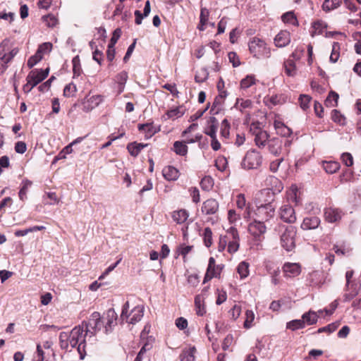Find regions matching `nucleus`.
<instances>
[{"instance_id": "29", "label": "nucleus", "mask_w": 361, "mask_h": 361, "mask_svg": "<svg viewBox=\"0 0 361 361\" xmlns=\"http://www.w3.org/2000/svg\"><path fill=\"white\" fill-rule=\"evenodd\" d=\"M285 73L288 76L293 77L296 74V67L293 60L288 59L283 63Z\"/></svg>"}, {"instance_id": "31", "label": "nucleus", "mask_w": 361, "mask_h": 361, "mask_svg": "<svg viewBox=\"0 0 361 361\" xmlns=\"http://www.w3.org/2000/svg\"><path fill=\"white\" fill-rule=\"evenodd\" d=\"M102 102V97L101 95H92L87 98L86 104L88 109H92Z\"/></svg>"}, {"instance_id": "60", "label": "nucleus", "mask_w": 361, "mask_h": 361, "mask_svg": "<svg viewBox=\"0 0 361 361\" xmlns=\"http://www.w3.org/2000/svg\"><path fill=\"white\" fill-rule=\"evenodd\" d=\"M331 118L334 122L343 124L345 121V118L336 109L332 111Z\"/></svg>"}, {"instance_id": "48", "label": "nucleus", "mask_w": 361, "mask_h": 361, "mask_svg": "<svg viewBox=\"0 0 361 361\" xmlns=\"http://www.w3.org/2000/svg\"><path fill=\"white\" fill-rule=\"evenodd\" d=\"M339 325V322L331 323L326 326L319 328L318 329V333L327 332L328 334H331L337 329Z\"/></svg>"}, {"instance_id": "41", "label": "nucleus", "mask_w": 361, "mask_h": 361, "mask_svg": "<svg viewBox=\"0 0 361 361\" xmlns=\"http://www.w3.org/2000/svg\"><path fill=\"white\" fill-rule=\"evenodd\" d=\"M252 106V102L250 99H237L235 106L240 111L249 109Z\"/></svg>"}, {"instance_id": "11", "label": "nucleus", "mask_w": 361, "mask_h": 361, "mask_svg": "<svg viewBox=\"0 0 361 361\" xmlns=\"http://www.w3.org/2000/svg\"><path fill=\"white\" fill-rule=\"evenodd\" d=\"M280 218L286 223L292 224L296 220L294 209L289 204H283L279 209Z\"/></svg>"}, {"instance_id": "39", "label": "nucleus", "mask_w": 361, "mask_h": 361, "mask_svg": "<svg viewBox=\"0 0 361 361\" xmlns=\"http://www.w3.org/2000/svg\"><path fill=\"white\" fill-rule=\"evenodd\" d=\"M282 20L293 25H298L297 18L293 11H288L281 16Z\"/></svg>"}, {"instance_id": "57", "label": "nucleus", "mask_w": 361, "mask_h": 361, "mask_svg": "<svg viewBox=\"0 0 361 361\" xmlns=\"http://www.w3.org/2000/svg\"><path fill=\"white\" fill-rule=\"evenodd\" d=\"M42 56H41L39 53L36 52L34 56H32L27 61V65L31 68L35 65H36L39 61H40L42 59Z\"/></svg>"}, {"instance_id": "16", "label": "nucleus", "mask_w": 361, "mask_h": 361, "mask_svg": "<svg viewBox=\"0 0 361 361\" xmlns=\"http://www.w3.org/2000/svg\"><path fill=\"white\" fill-rule=\"evenodd\" d=\"M283 271L286 277H295L300 274L301 268L298 263L286 262L283 266Z\"/></svg>"}, {"instance_id": "44", "label": "nucleus", "mask_w": 361, "mask_h": 361, "mask_svg": "<svg viewBox=\"0 0 361 361\" xmlns=\"http://www.w3.org/2000/svg\"><path fill=\"white\" fill-rule=\"evenodd\" d=\"M195 350V348H191L188 350L183 351L180 355V360L181 361H194L195 360V356H194V352Z\"/></svg>"}, {"instance_id": "36", "label": "nucleus", "mask_w": 361, "mask_h": 361, "mask_svg": "<svg viewBox=\"0 0 361 361\" xmlns=\"http://www.w3.org/2000/svg\"><path fill=\"white\" fill-rule=\"evenodd\" d=\"M341 2V0H325L322 4V8L325 11H330L338 8Z\"/></svg>"}, {"instance_id": "17", "label": "nucleus", "mask_w": 361, "mask_h": 361, "mask_svg": "<svg viewBox=\"0 0 361 361\" xmlns=\"http://www.w3.org/2000/svg\"><path fill=\"white\" fill-rule=\"evenodd\" d=\"M219 209V203L214 199H209L203 202L202 212L206 215L214 214Z\"/></svg>"}, {"instance_id": "8", "label": "nucleus", "mask_w": 361, "mask_h": 361, "mask_svg": "<svg viewBox=\"0 0 361 361\" xmlns=\"http://www.w3.org/2000/svg\"><path fill=\"white\" fill-rule=\"evenodd\" d=\"M228 237V252L231 254L235 253L239 248V235L236 228L233 226L230 227L225 234Z\"/></svg>"}, {"instance_id": "55", "label": "nucleus", "mask_w": 361, "mask_h": 361, "mask_svg": "<svg viewBox=\"0 0 361 361\" xmlns=\"http://www.w3.org/2000/svg\"><path fill=\"white\" fill-rule=\"evenodd\" d=\"M121 35V29L120 28L116 29L113 32L112 37L110 39L108 47H110V48L114 47L117 41L120 38Z\"/></svg>"}, {"instance_id": "50", "label": "nucleus", "mask_w": 361, "mask_h": 361, "mask_svg": "<svg viewBox=\"0 0 361 361\" xmlns=\"http://www.w3.org/2000/svg\"><path fill=\"white\" fill-rule=\"evenodd\" d=\"M310 101L311 97L306 94L300 95L299 97L300 106L303 110L309 109Z\"/></svg>"}, {"instance_id": "42", "label": "nucleus", "mask_w": 361, "mask_h": 361, "mask_svg": "<svg viewBox=\"0 0 361 361\" xmlns=\"http://www.w3.org/2000/svg\"><path fill=\"white\" fill-rule=\"evenodd\" d=\"M255 81L256 80L254 75H247L240 81V87L244 90L247 89L254 85Z\"/></svg>"}, {"instance_id": "3", "label": "nucleus", "mask_w": 361, "mask_h": 361, "mask_svg": "<svg viewBox=\"0 0 361 361\" xmlns=\"http://www.w3.org/2000/svg\"><path fill=\"white\" fill-rule=\"evenodd\" d=\"M144 315V307L137 305L129 312V302L127 301L122 307L121 319L127 323L135 324L141 320Z\"/></svg>"}, {"instance_id": "58", "label": "nucleus", "mask_w": 361, "mask_h": 361, "mask_svg": "<svg viewBox=\"0 0 361 361\" xmlns=\"http://www.w3.org/2000/svg\"><path fill=\"white\" fill-rule=\"evenodd\" d=\"M230 125L227 119L223 120L221 124V136L226 138L229 135Z\"/></svg>"}, {"instance_id": "20", "label": "nucleus", "mask_w": 361, "mask_h": 361, "mask_svg": "<svg viewBox=\"0 0 361 361\" xmlns=\"http://www.w3.org/2000/svg\"><path fill=\"white\" fill-rule=\"evenodd\" d=\"M324 216L327 221L334 223L341 219L342 212L338 209L330 207L325 209Z\"/></svg>"}, {"instance_id": "7", "label": "nucleus", "mask_w": 361, "mask_h": 361, "mask_svg": "<svg viewBox=\"0 0 361 361\" xmlns=\"http://www.w3.org/2000/svg\"><path fill=\"white\" fill-rule=\"evenodd\" d=\"M275 207L271 202L260 204L255 211L257 219L262 222L269 220L274 216Z\"/></svg>"}, {"instance_id": "33", "label": "nucleus", "mask_w": 361, "mask_h": 361, "mask_svg": "<svg viewBox=\"0 0 361 361\" xmlns=\"http://www.w3.org/2000/svg\"><path fill=\"white\" fill-rule=\"evenodd\" d=\"M184 113H185L184 108L183 106H178L175 109L169 110L166 112V116H167L168 118L174 120L176 118L181 117L184 114Z\"/></svg>"}, {"instance_id": "63", "label": "nucleus", "mask_w": 361, "mask_h": 361, "mask_svg": "<svg viewBox=\"0 0 361 361\" xmlns=\"http://www.w3.org/2000/svg\"><path fill=\"white\" fill-rule=\"evenodd\" d=\"M189 192L192 198V201L195 203L199 202L200 200L199 190L195 187H192V188H190Z\"/></svg>"}, {"instance_id": "1", "label": "nucleus", "mask_w": 361, "mask_h": 361, "mask_svg": "<svg viewBox=\"0 0 361 361\" xmlns=\"http://www.w3.org/2000/svg\"><path fill=\"white\" fill-rule=\"evenodd\" d=\"M85 330L80 325L74 327L70 332H61L59 334V343L61 349L71 351L77 348V351L81 360L85 355Z\"/></svg>"}, {"instance_id": "28", "label": "nucleus", "mask_w": 361, "mask_h": 361, "mask_svg": "<svg viewBox=\"0 0 361 361\" xmlns=\"http://www.w3.org/2000/svg\"><path fill=\"white\" fill-rule=\"evenodd\" d=\"M32 181L25 179L21 183V188L18 192V196L20 200L25 201L27 199V192L29 188L31 187Z\"/></svg>"}, {"instance_id": "24", "label": "nucleus", "mask_w": 361, "mask_h": 361, "mask_svg": "<svg viewBox=\"0 0 361 361\" xmlns=\"http://www.w3.org/2000/svg\"><path fill=\"white\" fill-rule=\"evenodd\" d=\"M128 78V73L126 71H123L118 73L116 76V82L118 85V94L123 92L125 89V85Z\"/></svg>"}, {"instance_id": "53", "label": "nucleus", "mask_w": 361, "mask_h": 361, "mask_svg": "<svg viewBox=\"0 0 361 361\" xmlns=\"http://www.w3.org/2000/svg\"><path fill=\"white\" fill-rule=\"evenodd\" d=\"M52 49V44L50 42H44L39 45L37 52L43 56L44 54L51 51Z\"/></svg>"}, {"instance_id": "21", "label": "nucleus", "mask_w": 361, "mask_h": 361, "mask_svg": "<svg viewBox=\"0 0 361 361\" xmlns=\"http://www.w3.org/2000/svg\"><path fill=\"white\" fill-rule=\"evenodd\" d=\"M320 223V219L317 216L305 217L301 224V228L303 230L315 229L318 228Z\"/></svg>"}, {"instance_id": "59", "label": "nucleus", "mask_w": 361, "mask_h": 361, "mask_svg": "<svg viewBox=\"0 0 361 361\" xmlns=\"http://www.w3.org/2000/svg\"><path fill=\"white\" fill-rule=\"evenodd\" d=\"M76 91V87L73 84L66 85L63 89V95L70 97L74 94Z\"/></svg>"}, {"instance_id": "5", "label": "nucleus", "mask_w": 361, "mask_h": 361, "mask_svg": "<svg viewBox=\"0 0 361 361\" xmlns=\"http://www.w3.org/2000/svg\"><path fill=\"white\" fill-rule=\"evenodd\" d=\"M296 235V228L293 226H288L285 228L283 233L281 235V246L287 251H291L295 246V237Z\"/></svg>"}, {"instance_id": "30", "label": "nucleus", "mask_w": 361, "mask_h": 361, "mask_svg": "<svg viewBox=\"0 0 361 361\" xmlns=\"http://www.w3.org/2000/svg\"><path fill=\"white\" fill-rule=\"evenodd\" d=\"M173 151L176 154L185 156L188 153V146L183 141H176L173 143Z\"/></svg>"}, {"instance_id": "13", "label": "nucleus", "mask_w": 361, "mask_h": 361, "mask_svg": "<svg viewBox=\"0 0 361 361\" xmlns=\"http://www.w3.org/2000/svg\"><path fill=\"white\" fill-rule=\"evenodd\" d=\"M49 73V68L44 70L35 68L31 71L27 75L29 76V79L32 80V82H35L37 86L48 76Z\"/></svg>"}, {"instance_id": "37", "label": "nucleus", "mask_w": 361, "mask_h": 361, "mask_svg": "<svg viewBox=\"0 0 361 361\" xmlns=\"http://www.w3.org/2000/svg\"><path fill=\"white\" fill-rule=\"evenodd\" d=\"M286 328L291 331L303 329L305 328L304 320L302 319L292 320L286 324Z\"/></svg>"}, {"instance_id": "47", "label": "nucleus", "mask_w": 361, "mask_h": 361, "mask_svg": "<svg viewBox=\"0 0 361 361\" xmlns=\"http://www.w3.org/2000/svg\"><path fill=\"white\" fill-rule=\"evenodd\" d=\"M275 127L278 129L279 133L284 137L290 136L292 134V130L289 128L279 122L275 123Z\"/></svg>"}, {"instance_id": "49", "label": "nucleus", "mask_w": 361, "mask_h": 361, "mask_svg": "<svg viewBox=\"0 0 361 361\" xmlns=\"http://www.w3.org/2000/svg\"><path fill=\"white\" fill-rule=\"evenodd\" d=\"M213 185L214 181L210 176L204 177L200 182V186L204 190H209Z\"/></svg>"}, {"instance_id": "14", "label": "nucleus", "mask_w": 361, "mask_h": 361, "mask_svg": "<svg viewBox=\"0 0 361 361\" xmlns=\"http://www.w3.org/2000/svg\"><path fill=\"white\" fill-rule=\"evenodd\" d=\"M307 281L312 286H320L325 282L324 274L322 271H313L309 274Z\"/></svg>"}, {"instance_id": "40", "label": "nucleus", "mask_w": 361, "mask_h": 361, "mask_svg": "<svg viewBox=\"0 0 361 361\" xmlns=\"http://www.w3.org/2000/svg\"><path fill=\"white\" fill-rule=\"evenodd\" d=\"M326 27V24L322 21L318 20L312 24V28L314 31L312 32V35L322 34L323 30Z\"/></svg>"}, {"instance_id": "45", "label": "nucleus", "mask_w": 361, "mask_h": 361, "mask_svg": "<svg viewBox=\"0 0 361 361\" xmlns=\"http://www.w3.org/2000/svg\"><path fill=\"white\" fill-rule=\"evenodd\" d=\"M204 243L206 247H209L212 244V232L209 228H205L203 231Z\"/></svg>"}, {"instance_id": "46", "label": "nucleus", "mask_w": 361, "mask_h": 361, "mask_svg": "<svg viewBox=\"0 0 361 361\" xmlns=\"http://www.w3.org/2000/svg\"><path fill=\"white\" fill-rule=\"evenodd\" d=\"M340 44L338 42H334L332 45V51L330 56V61L336 63L339 58Z\"/></svg>"}, {"instance_id": "61", "label": "nucleus", "mask_w": 361, "mask_h": 361, "mask_svg": "<svg viewBox=\"0 0 361 361\" xmlns=\"http://www.w3.org/2000/svg\"><path fill=\"white\" fill-rule=\"evenodd\" d=\"M43 18H44V21L46 23V24L49 27H54L58 23L57 19L56 18V17L54 15L49 14V15L44 16Z\"/></svg>"}, {"instance_id": "25", "label": "nucleus", "mask_w": 361, "mask_h": 361, "mask_svg": "<svg viewBox=\"0 0 361 361\" xmlns=\"http://www.w3.org/2000/svg\"><path fill=\"white\" fill-rule=\"evenodd\" d=\"M340 164L334 161H322V167L324 170L329 174L336 173L340 169Z\"/></svg>"}, {"instance_id": "52", "label": "nucleus", "mask_w": 361, "mask_h": 361, "mask_svg": "<svg viewBox=\"0 0 361 361\" xmlns=\"http://www.w3.org/2000/svg\"><path fill=\"white\" fill-rule=\"evenodd\" d=\"M192 246L182 244L177 247L176 253L178 255H182L183 258H185L186 255L192 250Z\"/></svg>"}, {"instance_id": "19", "label": "nucleus", "mask_w": 361, "mask_h": 361, "mask_svg": "<svg viewBox=\"0 0 361 361\" xmlns=\"http://www.w3.org/2000/svg\"><path fill=\"white\" fill-rule=\"evenodd\" d=\"M218 125L219 122L215 117H209L207 121V126L204 128V133L209 135L210 137H216Z\"/></svg>"}, {"instance_id": "4", "label": "nucleus", "mask_w": 361, "mask_h": 361, "mask_svg": "<svg viewBox=\"0 0 361 361\" xmlns=\"http://www.w3.org/2000/svg\"><path fill=\"white\" fill-rule=\"evenodd\" d=\"M250 52L257 59L269 58L271 50L266 42L259 38L253 37L248 43Z\"/></svg>"}, {"instance_id": "12", "label": "nucleus", "mask_w": 361, "mask_h": 361, "mask_svg": "<svg viewBox=\"0 0 361 361\" xmlns=\"http://www.w3.org/2000/svg\"><path fill=\"white\" fill-rule=\"evenodd\" d=\"M266 230L267 228L264 223L257 219H255L248 226V231L256 239L259 238L262 235H264Z\"/></svg>"}, {"instance_id": "2", "label": "nucleus", "mask_w": 361, "mask_h": 361, "mask_svg": "<svg viewBox=\"0 0 361 361\" xmlns=\"http://www.w3.org/2000/svg\"><path fill=\"white\" fill-rule=\"evenodd\" d=\"M80 326L85 330V335L91 338L96 336L104 328V321L99 312H94L88 320L83 322Z\"/></svg>"}, {"instance_id": "62", "label": "nucleus", "mask_w": 361, "mask_h": 361, "mask_svg": "<svg viewBox=\"0 0 361 361\" xmlns=\"http://www.w3.org/2000/svg\"><path fill=\"white\" fill-rule=\"evenodd\" d=\"M228 219L231 224H235L240 219V214L235 210L230 209L228 212Z\"/></svg>"}, {"instance_id": "27", "label": "nucleus", "mask_w": 361, "mask_h": 361, "mask_svg": "<svg viewBox=\"0 0 361 361\" xmlns=\"http://www.w3.org/2000/svg\"><path fill=\"white\" fill-rule=\"evenodd\" d=\"M147 146V144L131 142L128 145L127 149L131 156L137 157L140 152V151Z\"/></svg>"}, {"instance_id": "34", "label": "nucleus", "mask_w": 361, "mask_h": 361, "mask_svg": "<svg viewBox=\"0 0 361 361\" xmlns=\"http://www.w3.org/2000/svg\"><path fill=\"white\" fill-rule=\"evenodd\" d=\"M138 130L145 132V137L147 138L151 137L156 133V130L152 123L140 124Z\"/></svg>"}, {"instance_id": "15", "label": "nucleus", "mask_w": 361, "mask_h": 361, "mask_svg": "<svg viewBox=\"0 0 361 361\" xmlns=\"http://www.w3.org/2000/svg\"><path fill=\"white\" fill-rule=\"evenodd\" d=\"M267 145L269 152L275 156H279L283 153V142L279 138L269 140Z\"/></svg>"}, {"instance_id": "38", "label": "nucleus", "mask_w": 361, "mask_h": 361, "mask_svg": "<svg viewBox=\"0 0 361 361\" xmlns=\"http://www.w3.org/2000/svg\"><path fill=\"white\" fill-rule=\"evenodd\" d=\"M223 99H224V97L221 94L219 95L218 97H216L214 99V102L212 105L211 109H210L211 114H216L219 113V111L221 109V103H222Z\"/></svg>"}, {"instance_id": "51", "label": "nucleus", "mask_w": 361, "mask_h": 361, "mask_svg": "<svg viewBox=\"0 0 361 361\" xmlns=\"http://www.w3.org/2000/svg\"><path fill=\"white\" fill-rule=\"evenodd\" d=\"M245 320L244 322V327L249 329L252 326V322L255 319V314L252 310H247L245 312Z\"/></svg>"}, {"instance_id": "64", "label": "nucleus", "mask_w": 361, "mask_h": 361, "mask_svg": "<svg viewBox=\"0 0 361 361\" xmlns=\"http://www.w3.org/2000/svg\"><path fill=\"white\" fill-rule=\"evenodd\" d=\"M283 157L272 161L270 163V166H269L270 170L274 173L278 171L281 164L283 162Z\"/></svg>"}, {"instance_id": "32", "label": "nucleus", "mask_w": 361, "mask_h": 361, "mask_svg": "<svg viewBox=\"0 0 361 361\" xmlns=\"http://www.w3.org/2000/svg\"><path fill=\"white\" fill-rule=\"evenodd\" d=\"M338 94L334 92L331 91L325 100V105L327 107H334L338 104Z\"/></svg>"}, {"instance_id": "6", "label": "nucleus", "mask_w": 361, "mask_h": 361, "mask_svg": "<svg viewBox=\"0 0 361 361\" xmlns=\"http://www.w3.org/2000/svg\"><path fill=\"white\" fill-rule=\"evenodd\" d=\"M262 162V157L256 149L248 151L242 162V166L245 169H254L259 167Z\"/></svg>"}, {"instance_id": "54", "label": "nucleus", "mask_w": 361, "mask_h": 361, "mask_svg": "<svg viewBox=\"0 0 361 361\" xmlns=\"http://www.w3.org/2000/svg\"><path fill=\"white\" fill-rule=\"evenodd\" d=\"M342 162L346 166H351L353 164V157L350 153L344 152L341 154V157Z\"/></svg>"}, {"instance_id": "26", "label": "nucleus", "mask_w": 361, "mask_h": 361, "mask_svg": "<svg viewBox=\"0 0 361 361\" xmlns=\"http://www.w3.org/2000/svg\"><path fill=\"white\" fill-rule=\"evenodd\" d=\"M189 214L185 209H180L173 212L172 218L177 224L184 223L188 218Z\"/></svg>"}, {"instance_id": "35", "label": "nucleus", "mask_w": 361, "mask_h": 361, "mask_svg": "<svg viewBox=\"0 0 361 361\" xmlns=\"http://www.w3.org/2000/svg\"><path fill=\"white\" fill-rule=\"evenodd\" d=\"M249 263L245 261L238 264L237 271L241 279H245L249 275Z\"/></svg>"}, {"instance_id": "9", "label": "nucleus", "mask_w": 361, "mask_h": 361, "mask_svg": "<svg viewBox=\"0 0 361 361\" xmlns=\"http://www.w3.org/2000/svg\"><path fill=\"white\" fill-rule=\"evenodd\" d=\"M250 130L252 132V134L255 135V143L259 148H264L269 140V135L265 130H261L258 128L255 124H252Z\"/></svg>"}, {"instance_id": "18", "label": "nucleus", "mask_w": 361, "mask_h": 361, "mask_svg": "<svg viewBox=\"0 0 361 361\" xmlns=\"http://www.w3.org/2000/svg\"><path fill=\"white\" fill-rule=\"evenodd\" d=\"M290 42V35L286 30L281 31L274 38V44L277 47H284Z\"/></svg>"}, {"instance_id": "23", "label": "nucleus", "mask_w": 361, "mask_h": 361, "mask_svg": "<svg viewBox=\"0 0 361 361\" xmlns=\"http://www.w3.org/2000/svg\"><path fill=\"white\" fill-rule=\"evenodd\" d=\"M319 317V314L317 312L314 311L310 310L307 312H305L302 316V319L304 320V325H312L317 323Z\"/></svg>"}, {"instance_id": "22", "label": "nucleus", "mask_w": 361, "mask_h": 361, "mask_svg": "<svg viewBox=\"0 0 361 361\" xmlns=\"http://www.w3.org/2000/svg\"><path fill=\"white\" fill-rule=\"evenodd\" d=\"M162 174L165 179L169 181L176 180L179 177V171L172 166H167L162 170Z\"/></svg>"}, {"instance_id": "56", "label": "nucleus", "mask_w": 361, "mask_h": 361, "mask_svg": "<svg viewBox=\"0 0 361 361\" xmlns=\"http://www.w3.org/2000/svg\"><path fill=\"white\" fill-rule=\"evenodd\" d=\"M72 63L74 76H79L81 72L79 57L78 56H75L72 60Z\"/></svg>"}, {"instance_id": "10", "label": "nucleus", "mask_w": 361, "mask_h": 361, "mask_svg": "<svg viewBox=\"0 0 361 361\" xmlns=\"http://www.w3.org/2000/svg\"><path fill=\"white\" fill-rule=\"evenodd\" d=\"M117 314L112 308L109 309L102 317L104 321V333L108 334L111 333L113 328L117 324Z\"/></svg>"}, {"instance_id": "43", "label": "nucleus", "mask_w": 361, "mask_h": 361, "mask_svg": "<svg viewBox=\"0 0 361 361\" xmlns=\"http://www.w3.org/2000/svg\"><path fill=\"white\" fill-rule=\"evenodd\" d=\"M219 276L220 274L217 271L216 266L212 268H207L206 274L204 278V283H206L207 281L211 280L212 278H216Z\"/></svg>"}]
</instances>
